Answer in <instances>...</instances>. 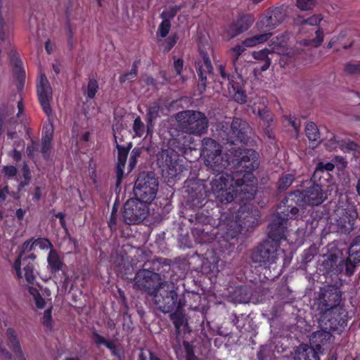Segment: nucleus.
I'll return each instance as SVG.
<instances>
[{"instance_id":"1","label":"nucleus","mask_w":360,"mask_h":360,"mask_svg":"<svg viewBox=\"0 0 360 360\" xmlns=\"http://www.w3.org/2000/svg\"><path fill=\"white\" fill-rule=\"evenodd\" d=\"M239 165L245 169L240 183L226 174H218L211 182V190L221 203L233 201L239 191L252 195L256 180L251 171L259 166L258 154L252 150H245Z\"/></svg>"},{"instance_id":"2","label":"nucleus","mask_w":360,"mask_h":360,"mask_svg":"<svg viewBox=\"0 0 360 360\" xmlns=\"http://www.w3.org/2000/svg\"><path fill=\"white\" fill-rule=\"evenodd\" d=\"M159 280L158 274L145 269L139 271L134 278L137 288L148 291L155 304L161 311L168 313L180 309L182 304L178 300L175 285L173 283L164 282L154 288Z\"/></svg>"},{"instance_id":"3","label":"nucleus","mask_w":360,"mask_h":360,"mask_svg":"<svg viewBox=\"0 0 360 360\" xmlns=\"http://www.w3.org/2000/svg\"><path fill=\"white\" fill-rule=\"evenodd\" d=\"M334 165L331 162H319L313 174L315 182L319 181L309 188L304 193H300L299 206L309 205L316 206L322 203L327 198V195L323 191V181H327L330 177L329 172L333 170Z\"/></svg>"},{"instance_id":"4","label":"nucleus","mask_w":360,"mask_h":360,"mask_svg":"<svg viewBox=\"0 0 360 360\" xmlns=\"http://www.w3.org/2000/svg\"><path fill=\"white\" fill-rule=\"evenodd\" d=\"M332 335L327 330H319L313 333L310 341L316 349L307 345H300L295 352V360H319L318 352L321 344L324 345L331 340Z\"/></svg>"},{"instance_id":"5","label":"nucleus","mask_w":360,"mask_h":360,"mask_svg":"<svg viewBox=\"0 0 360 360\" xmlns=\"http://www.w3.org/2000/svg\"><path fill=\"white\" fill-rule=\"evenodd\" d=\"M177 120L183 129L189 134L201 135L207 127L206 117L200 112L186 110L177 114Z\"/></svg>"},{"instance_id":"6","label":"nucleus","mask_w":360,"mask_h":360,"mask_svg":"<svg viewBox=\"0 0 360 360\" xmlns=\"http://www.w3.org/2000/svg\"><path fill=\"white\" fill-rule=\"evenodd\" d=\"M158 187L156 178L150 175H140L135 184V198L147 205L155 198Z\"/></svg>"},{"instance_id":"7","label":"nucleus","mask_w":360,"mask_h":360,"mask_svg":"<svg viewBox=\"0 0 360 360\" xmlns=\"http://www.w3.org/2000/svg\"><path fill=\"white\" fill-rule=\"evenodd\" d=\"M201 155L205 164L214 170L218 171L226 165L227 160L221 157L220 146L211 139H203Z\"/></svg>"},{"instance_id":"8","label":"nucleus","mask_w":360,"mask_h":360,"mask_svg":"<svg viewBox=\"0 0 360 360\" xmlns=\"http://www.w3.org/2000/svg\"><path fill=\"white\" fill-rule=\"evenodd\" d=\"M148 213V206L136 198L128 200L124 205L123 218L129 224L142 221Z\"/></svg>"},{"instance_id":"9","label":"nucleus","mask_w":360,"mask_h":360,"mask_svg":"<svg viewBox=\"0 0 360 360\" xmlns=\"http://www.w3.org/2000/svg\"><path fill=\"white\" fill-rule=\"evenodd\" d=\"M284 19V14L279 8H269L261 15L257 22V27L266 32L274 29Z\"/></svg>"},{"instance_id":"10","label":"nucleus","mask_w":360,"mask_h":360,"mask_svg":"<svg viewBox=\"0 0 360 360\" xmlns=\"http://www.w3.org/2000/svg\"><path fill=\"white\" fill-rule=\"evenodd\" d=\"M298 209L297 207H292L290 211L287 210V213L284 214V217L276 216L273 221L269 225V236L274 240L282 238L284 233V229L286 228L288 219L297 217Z\"/></svg>"},{"instance_id":"11","label":"nucleus","mask_w":360,"mask_h":360,"mask_svg":"<svg viewBox=\"0 0 360 360\" xmlns=\"http://www.w3.org/2000/svg\"><path fill=\"white\" fill-rule=\"evenodd\" d=\"M37 90L41 108L49 116L51 112L50 102L52 100V89L44 75H41L37 80Z\"/></svg>"},{"instance_id":"12","label":"nucleus","mask_w":360,"mask_h":360,"mask_svg":"<svg viewBox=\"0 0 360 360\" xmlns=\"http://www.w3.org/2000/svg\"><path fill=\"white\" fill-rule=\"evenodd\" d=\"M13 268L20 280L25 279L28 283H32L35 278L33 266L27 262L26 257L22 253L15 261Z\"/></svg>"},{"instance_id":"13","label":"nucleus","mask_w":360,"mask_h":360,"mask_svg":"<svg viewBox=\"0 0 360 360\" xmlns=\"http://www.w3.org/2000/svg\"><path fill=\"white\" fill-rule=\"evenodd\" d=\"M335 214L339 217L337 219L338 226L346 230L353 229L354 220L357 217V212L353 205L348 204L345 208L338 206Z\"/></svg>"},{"instance_id":"14","label":"nucleus","mask_w":360,"mask_h":360,"mask_svg":"<svg viewBox=\"0 0 360 360\" xmlns=\"http://www.w3.org/2000/svg\"><path fill=\"white\" fill-rule=\"evenodd\" d=\"M229 133L231 134V135H229L230 137L227 139L230 141L232 144H235L237 141L245 143L248 141L246 136L250 133V129L246 122L236 118L231 123V128Z\"/></svg>"},{"instance_id":"15","label":"nucleus","mask_w":360,"mask_h":360,"mask_svg":"<svg viewBox=\"0 0 360 360\" xmlns=\"http://www.w3.org/2000/svg\"><path fill=\"white\" fill-rule=\"evenodd\" d=\"M220 74L224 79H226L229 82V85H231V89H229V93L233 95V97L236 101L240 103H243L246 101V96L244 91L242 89L243 84V80L240 76L237 77L233 76L231 79L226 77L224 68L220 65Z\"/></svg>"},{"instance_id":"16","label":"nucleus","mask_w":360,"mask_h":360,"mask_svg":"<svg viewBox=\"0 0 360 360\" xmlns=\"http://www.w3.org/2000/svg\"><path fill=\"white\" fill-rule=\"evenodd\" d=\"M28 292L37 309H41L46 306L49 307L52 305L51 293L50 290L47 288L40 287L38 289L35 287L30 286L28 288Z\"/></svg>"},{"instance_id":"17","label":"nucleus","mask_w":360,"mask_h":360,"mask_svg":"<svg viewBox=\"0 0 360 360\" xmlns=\"http://www.w3.org/2000/svg\"><path fill=\"white\" fill-rule=\"evenodd\" d=\"M353 31L349 29L341 30L334 35L327 44L328 49L338 51L340 49H347L353 44Z\"/></svg>"},{"instance_id":"18","label":"nucleus","mask_w":360,"mask_h":360,"mask_svg":"<svg viewBox=\"0 0 360 360\" xmlns=\"http://www.w3.org/2000/svg\"><path fill=\"white\" fill-rule=\"evenodd\" d=\"M11 7V0H0V37L3 41L10 34L9 13Z\"/></svg>"},{"instance_id":"19","label":"nucleus","mask_w":360,"mask_h":360,"mask_svg":"<svg viewBox=\"0 0 360 360\" xmlns=\"http://www.w3.org/2000/svg\"><path fill=\"white\" fill-rule=\"evenodd\" d=\"M277 258L276 250H269V249L262 247L257 248L252 254V259L255 263L260 264H270L274 263Z\"/></svg>"},{"instance_id":"20","label":"nucleus","mask_w":360,"mask_h":360,"mask_svg":"<svg viewBox=\"0 0 360 360\" xmlns=\"http://www.w3.org/2000/svg\"><path fill=\"white\" fill-rule=\"evenodd\" d=\"M325 146L330 150H336L338 148H340L344 151L357 150L359 149V146L355 143L349 140H340L338 139V137L333 136V134L330 135V138H328L326 141Z\"/></svg>"},{"instance_id":"21","label":"nucleus","mask_w":360,"mask_h":360,"mask_svg":"<svg viewBox=\"0 0 360 360\" xmlns=\"http://www.w3.org/2000/svg\"><path fill=\"white\" fill-rule=\"evenodd\" d=\"M255 21V18L252 15H243L238 18L230 27V37H234L239 33L245 32L249 29Z\"/></svg>"},{"instance_id":"22","label":"nucleus","mask_w":360,"mask_h":360,"mask_svg":"<svg viewBox=\"0 0 360 360\" xmlns=\"http://www.w3.org/2000/svg\"><path fill=\"white\" fill-rule=\"evenodd\" d=\"M288 38L285 34H281L280 37H274L269 44V51L271 53H278L288 55V49L287 47Z\"/></svg>"},{"instance_id":"23","label":"nucleus","mask_w":360,"mask_h":360,"mask_svg":"<svg viewBox=\"0 0 360 360\" xmlns=\"http://www.w3.org/2000/svg\"><path fill=\"white\" fill-rule=\"evenodd\" d=\"M321 300L325 305V310L333 308L338 302V295L333 286H327L321 290Z\"/></svg>"},{"instance_id":"24","label":"nucleus","mask_w":360,"mask_h":360,"mask_svg":"<svg viewBox=\"0 0 360 360\" xmlns=\"http://www.w3.org/2000/svg\"><path fill=\"white\" fill-rule=\"evenodd\" d=\"M271 53L269 49H264L257 51L252 52V56L254 59L262 63V65L259 68L255 69V73L257 71H266L271 63V59L269 57V54Z\"/></svg>"},{"instance_id":"25","label":"nucleus","mask_w":360,"mask_h":360,"mask_svg":"<svg viewBox=\"0 0 360 360\" xmlns=\"http://www.w3.org/2000/svg\"><path fill=\"white\" fill-rule=\"evenodd\" d=\"M271 36V33L265 32L248 37L243 41V45L247 48L257 46L266 42Z\"/></svg>"},{"instance_id":"26","label":"nucleus","mask_w":360,"mask_h":360,"mask_svg":"<svg viewBox=\"0 0 360 360\" xmlns=\"http://www.w3.org/2000/svg\"><path fill=\"white\" fill-rule=\"evenodd\" d=\"M347 262L352 265L360 262V236L356 238L349 248Z\"/></svg>"},{"instance_id":"27","label":"nucleus","mask_w":360,"mask_h":360,"mask_svg":"<svg viewBox=\"0 0 360 360\" xmlns=\"http://www.w3.org/2000/svg\"><path fill=\"white\" fill-rule=\"evenodd\" d=\"M51 247L50 241L45 238H38L32 242H25L23 245L24 250L30 249V250H48Z\"/></svg>"},{"instance_id":"28","label":"nucleus","mask_w":360,"mask_h":360,"mask_svg":"<svg viewBox=\"0 0 360 360\" xmlns=\"http://www.w3.org/2000/svg\"><path fill=\"white\" fill-rule=\"evenodd\" d=\"M49 267L52 272H56L61 269L63 262L60 259L57 252L51 249L47 257Z\"/></svg>"},{"instance_id":"29","label":"nucleus","mask_w":360,"mask_h":360,"mask_svg":"<svg viewBox=\"0 0 360 360\" xmlns=\"http://www.w3.org/2000/svg\"><path fill=\"white\" fill-rule=\"evenodd\" d=\"M198 75L202 82H204L207 78V75L211 73L212 67L210 60L207 57L204 56L202 62H199L196 65Z\"/></svg>"},{"instance_id":"30","label":"nucleus","mask_w":360,"mask_h":360,"mask_svg":"<svg viewBox=\"0 0 360 360\" xmlns=\"http://www.w3.org/2000/svg\"><path fill=\"white\" fill-rule=\"evenodd\" d=\"M7 336L11 347L19 360H22L19 342L17 340L15 333L12 329L7 330Z\"/></svg>"},{"instance_id":"31","label":"nucleus","mask_w":360,"mask_h":360,"mask_svg":"<svg viewBox=\"0 0 360 360\" xmlns=\"http://www.w3.org/2000/svg\"><path fill=\"white\" fill-rule=\"evenodd\" d=\"M117 129H118L117 127L113 126V127H112L113 135H114L115 141L116 143L117 148L118 150V167H124V165L128 151L124 147H122L118 144Z\"/></svg>"},{"instance_id":"32","label":"nucleus","mask_w":360,"mask_h":360,"mask_svg":"<svg viewBox=\"0 0 360 360\" xmlns=\"http://www.w3.org/2000/svg\"><path fill=\"white\" fill-rule=\"evenodd\" d=\"M171 319L179 333L186 328V319L180 311H176L171 314Z\"/></svg>"},{"instance_id":"33","label":"nucleus","mask_w":360,"mask_h":360,"mask_svg":"<svg viewBox=\"0 0 360 360\" xmlns=\"http://www.w3.org/2000/svg\"><path fill=\"white\" fill-rule=\"evenodd\" d=\"M305 131L309 141L316 142L320 139L319 130L314 122L307 123Z\"/></svg>"},{"instance_id":"34","label":"nucleus","mask_w":360,"mask_h":360,"mask_svg":"<svg viewBox=\"0 0 360 360\" xmlns=\"http://www.w3.org/2000/svg\"><path fill=\"white\" fill-rule=\"evenodd\" d=\"M240 210L238 212V215L236 216V220L233 222L234 225L238 226V230H236L235 232L239 231L238 228L244 226V228H248L250 226L251 219H252V216L250 212H247L244 217L240 214Z\"/></svg>"},{"instance_id":"35","label":"nucleus","mask_w":360,"mask_h":360,"mask_svg":"<svg viewBox=\"0 0 360 360\" xmlns=\"http://www.w3.org/2000/svg\"><path fill=\"white\" fill-rule=\"evenodd\" d=\"M171 27V22L168 19L163 18L162 22L158 27L157 36L164 38L169 33Z\"/></svg>"},{"instance_id":"36","label":"nucleus","mask_w":360,"mask_h":360,"mask_svg":"<svg viewBox=\"0 0 360 360\" xmlns=\"http://www.w3.org/2000/svg\"><path fill=\"white\" fill-rule=\"evenodd\" d=\"M93 339L97 345H104L114 352L115 345L113 342L106 340L103 337L97 333H94Z\"/></svg>"},{"instance_id":"37","label":"nucleus","mask_w":360,"mask_h":360,"mask_svg":"<svg viewBox=\"0 0 360 360\" xmlns=\"http://www.w3.org/2000/svg\"><path fill=\"white\" fill-rule=\"evenodd\" d=\"M323 19V16L320 14L319 15H314L309 18H308L306 20H297L296 23L299 24H307L311 26H316L319 25V23L322 21Z\"/></svg>"},{"instance_id":"38","label":"nucleus","mask_w":360,"mask_h":360,"mask_svg":"<svg viewBox=\"0 0 360 360\" xmlns=\"http://www.w3.org/2000/svg\"><path fill=\"white\" fill-rule=\"evenodd\" d=\"M159 107L157 105H154L150 106L148 110V131L150 130V128L153 127V121L156 119L158 115Z\"/></svg>"},{"instance_id":"39","label":"nucleus","mask_w":360,"mask_h":360,"mask_svg":"<svg viewBox=\"0 0 360 360\" xmlns=\"http://www.w3.org/2000/svg\"><path fill=\"white\" fill-rule=\"evenodd\" d=\"M315 0H297L296 6L301 11H309L315 6Z\"/></svg>"},{"instance_id":"40","label":"nucleus","mask_w":360,"mask_h":360,"mask_svg":"<svg viewBox=\"0 0 360 360\" xmlns=\"http://www.w3.org/2000/svg\"><path fill=\"white\" fill-rule=\"evenodd\" d=\"M52 305L48 307V309L44 311L42 316V323L47 328L51 329L52 328V316H51Z\"/></svg>"},{"instance_id":"41","label":"nucleus","mask_w":360,"mask_h":360,"mask_svg":"<svg viewBox=\"0 0 360 360\" xmlns=\"http://www.w3.org/2000/svg\"><path fill=\"white\" fill-rule=\"evenodd\" d=\"M133 130L136 136L141 137L145 131V126L140 117H136L134 122Z\"/></svg>"},{"instance_id":"42","label":"nucleus","mask_w":360,"mask_h":360,"mask_svg":"<svg viewBox=\"0 0 360 360\" xmlns=\"http://www.w3.org/2000/svg\"><path fill=\"white\" fill-rule=\"evenodd\" d=\"M98 83L94 79L89 80L86 89L87 97L92 98L96 95L98 90Z\"/></svg>"},{"instance_id":"43","label":"nucleus","mask_w":360,"mask_h":360,"mask_svg":"<svg viewBox=\"0 0 360 360\" xmlns=\"http://www.w3.org/2000/svg\"><path fill=\"white\" fill-rule=\"evenodd\" d=\"M294 180L293 176L292 174H288L280 179L278 186L280 189H286L288 187L290 186Z\"/></svg>"},{"instance_id":"44","label":"nucleus","mask_w":360,"mask_h":360,"mask_svg":"<svg viewBox=\"0 0 360 360\" xmlns=\"http://www.w3.org/2000/svg\"><path fill=\"white\" fill-rule=\"evenodd\" d=\"M247 47L243 45V42L241 44L236 45L230 50V53L233 57L234 61L238 60L240 54L245 50Z\"/></svg>"},{"instance_id":"45","label":"nucleus","mask_w":360,"mask_h":360,"mask_svg":"<svg viewBox=\"0 0 360 360\" xmlns=\"http://www.w3.org/2000/svg\"><path fill=\"white\" fill-rule=\"evenodd\" d=\"M315 38L312 39V46L318 47L322 44L323 41L324 34L323 29L319 28L315 32Z\"/></svg>"},{"instance_id":"46","label":"nucleus","mask_w":360,"mask_h":360,"mask_svg":"<svg viewBox=\"0 0 360 360\" xmlns=\"http://www.w3.org/2000/svg\"><path fill=\"white\" fill-rule=\"evenodd\" d=\"M53 131V129L52 124H49L46 125L43 130L42 140H46V141H51Z\"/></svg>"},{"instance_id":"47","label":"nucleus","mask_w":360,"mask_h":360,"mask_svg":"<svg viewBox=\"0 0 360 360\" xmlns=\"http://www.w3.org/2000/svg\"><path fill=\"white\" fill-rule=\"evenodd\" d=\"M22 173H23V176H24L25 181H20L19 183V188H21L24 187L25 185H27L29 183L30 179V172L29 167L27 165H24V167L22 168Z\"/></svg>"},{"instance_id":"48","label":"nucleus","mask_w":360,"mask_h":360,"mask_svg":"<svg viewBox=\"0 0 360 360\" xmlns=\"http://www.w3.org/2000/svg\"><path fill=\"white\" fill-rule=\"evenodd\" d=\"M345 71L349 74L360 73V65L359 63H348L345 66Z\"/></svg>"},{"instance_id":"49","label":"nucleus","mask_w":360,"mask_h":360,"mask_svg":"<svg viewBox=\"0 0 360 360\" xmlns=\"http://www.w3.org/2000/svg\"><path fill=\"white\" fill-rule=\"evenodd\" d=\"M178 37L176 34L169 37L165 44V49L166 51L170 50L176 43Z\"/></svg>"},{"instance_id":"50","label":"nucleus","mask_w":360,"mask_h":360,"mask_svg":"<svg viewBox=\"0 0 360 360\" xmlns=\"http://www.w3.org/2000/svg\"><path fill=\"white\" fill-rule=\"evenodd\" d=\"M136 75V68H133L131 72L127 74H125L120 77V82H124L127 79H134Z\"/></svg>"},{"instance_id":"51","label":"nucleus","mask_w":360,"mask_h":360,"mask_svg":"<svg viewBox=\"0 0 360 360\" xmlns=\"http://www.w3.org/2000/svg\"><path fill=\"white\" fill-rule=\"evenodd\" d=\"M5 175L8 177H13L16 174V169L13 166H6L4 168Z\"/></svg>"},{"instance_id":"52","label":"nucleus","mask_w":360,"mask_h":360,"mask_svg":"<svg viewBox=\"0 0 360 360\" xmlns=\"http://www.w3.org/2000/svg\"><path fill=\"white\" fill-rule=\"evenodd\" d=\"M200 231L195 230L193 231V236L195 237V240L198 243H206L207 240L205 238L206 233L204 231L201 232V235L199 237H197V235L199 234Z\"/></svg>"},{"instance_id":"53","label":"nucleus","mask_w":360,"mask_h":360,"mask_svg":"<svg viewBox=\"0 0 360 360\" xmlns=\"http://www.w3.org/2000/svg\"><path fill=\"white\" fill-rule=\"evenodd\" d=\"M51 141H46V140H42L41 152L44 156H46L49 154V150L51 148Z\"/></svg>"},{"instance_id":"54","label":"nucleus","mask_w":360,"mask_h":360,"mask_svg":"<svg viewBox=\"0 0 360 360\" xmlns=\"http://www.w3.org/2000/svg\"><path fill=\"white\" fill-rule=\"evenodd\" d=\"M253 112L254 113H257L259 117H261L262 119L264 120H268V117H269V112L266 111L265 109H263L262 110H260V109H256V108H254L253 109Z\"/></svg>"},{"instance_id":"55","label":"nucleus","mask_w":360,"mask_h":360,"mask_svg":"<svg viewBox=\"0 0 360 360\" xmlns=\"http://www.w3.org/2000/svg\"><path fill=\"white\" fill-rule=\"evenodd\" d=\"M183 68V61L177 59L174 61V69L177 74H180Z\"/></svg>"},{"instance_id":"56","label":"nucleus","mask_w":360,"mask_h":360,"mask_svg":"<svg viewBox=\"0 0 360 360\" xmlns=\"http://www.w3.org/2000/svg\"><path fill=\"white\" fill-rule=\"evenodd\" d=\"M288 121L289 124H290L292 127L295 129V130L297 131L300 128V124L297 122L296 119L294 117H289L288 119Z\"/></svg>"},{"instance_id":"57","label":"nucleus","mask_w":360,"mask_h":360,"mask_svg":"<svg viewBox=\"0 0 360 360\" xmlns=\"http://www.w3.org/2000/svg\"><path fill=\"white\" fill-rule=\"evenodd\" d=\"M37 150V146L32 143V145L28 146L27 148V155L32 157L34 155V152Z\"/></svg>"},{"instance_id":"58","label":"nucleus","mask_w":360,"mask_h":360,"mask_svg":"<svg viewBox=\"0 0 360 360\" xmlns=\"http://www.w3.org/2000/svg\"><path fill=\"white\" fill-rule=\"evenodd\" d=\"M66 32L68 35L69 41L72 42L73 39V30L70 25H68L66 27Z\"/></svg>"},{"instance_id":"59","label":"nucleus","mask_w":360,"mask_h":360,"mask_svg":"<svg viewBox=\"0 0 360 360\" xmlns=\"http://www.w3.org/2000/svg\"><path fill=\"white\" fill-rule=\"evenodd\" d=\"M6 193H8L7 186H5L3 189L0 188V201H4L6 199Z\"/></svg>"},{"instance_id":"60","label":"nucleus","mask_w":360,"mask_h":360,"mask_svg":"<svg viewBox=\"0 0 360 360\" xmlns=\"http://www.w3.org/2000/svg\"><path fill=\"white\" fill-rule=\"evenodd\" d=\"M41 198V191L39 188H37L33 193V199L35 200H39Z\"/></svg>"},{"instance_id":"61","label":"nucleus","mask_w":360,"mask_h":360,"mask_svg":"<svg viewBox=\"0 0 360 360\" xmlns=\"http://www.w3.org/2000/svg\"><path fill=\"white\" fill-rule=\"evenodd\" d=\"M25 214V211L22 210V209H18L16 211V217L19 219H22L24 217Z\"/></svg>"},{"instance_id":"62","label":"nucleus","mask_w":360,"mask_h":360,"mask_svg":"<svg viewBox=\"0 0 360 360\" xmlns=\"http://www.w3.org/2000/svg\"><path fill=\"white\" fill-rule=\"evenodd\" d=\"M185 347L187 349V360H197L196 357L192 355L188 349V345L185 344Z\"/></svg>"},{"instance_id":"63","label":"nucleus","mask_w":360,"mask_h":360,"mask_svg":"<svg viewBox=\"0 0 360 360\" xmlns=\"http://www.w3.org/2000/svg\"><path fill=\"white\" fill-rule=\"evenodd\" d=\"M312 39H304L300 41V44L303 46H312Z\"/></svg>"},{"instance_id":"64","label":"nucleus","mask_w":360,"mask_h":360,"mask_svg":"<svg viewBox=\"0 0 360 360\" xmlns=\"http://www.w3.org/2000/svg\"><path fill=\"white\" fill-rule=\"evenodd\" d=\"M356 190L358 195L360 196V179H359L357 181V184L356 186Z\"/></svg>"}]
</instances>
